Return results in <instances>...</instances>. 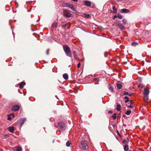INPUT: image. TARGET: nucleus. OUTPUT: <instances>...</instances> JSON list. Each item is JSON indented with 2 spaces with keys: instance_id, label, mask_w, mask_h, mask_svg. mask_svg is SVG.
<instances>
[{
  "instance_id": "f257e3e1",
  "label": "nucleus",
  "mask_w": 151,
  "mask_h": 151,
  "mask_svg": "<svg viewBox=\"0 0 151 151\" xmlns=\"http://www.w3.org/2000/svg\"><path fill=\"white\" fill-rule=\"evenodd\" d=\"M55 126L58 128L60 130L64 131L65 129V125L62 122H60L55 124Z\"/></svg>"
},
{
  "instance_id": "f03ea898",
  "label": "nucleus",
  "mask_w": 151,
  "mask_h": 151,
  "mask_svg": "<svg viewBox=\"0 0 151 151\" xmlns=\"http://www.w3.org/2000/svg\"><path fill=\"white\" fill-rule=\"evenodd\" d=\"M88 141L86 140L82 141L81 142V147L83 150H86L88 148Z\"/></svg>"
},
{
  "instance_id": "7ed1b4c3",
  "label": "nucleus",
  "mask_w": 151,
  "mask_h": 151,
  "mask_svg": "<svg viewBox=\"0 0 151 151\" xmlns=\"http://www.w3.org/2000/svg\"><path fill=\"white\" fill-rule=\"evenodd\" d=\"M63 49L67 55L70 56L71 55V52L69 47L66 45H64Z\"/></svg>"
},
{
  "instance_id": "20e7f679",
  "label": "nucleus",
  "mask_w": 151,
  "mask_h": 151,
  "mask_svg": "<svg viewBox=\"0 0 151 151\" xmlns=\"http://www.w3.org/2000/svg\"><path fill=\"white\" fill-rule=\"evenodd\" d=\"M62 10L64 16L68 18H69L71 16V14L70 12H68L66 9H63Z\"/></svg>"
},
{
  "instance_id": "39448f33",
  "label": "nucleus",
  "mask_w": 151,
  "mask_h": 151,
  "mask_svg": "<svg viewBox=\"0 0 151 151\" xmlns=\"http://www.w3.org/2000/svg\"><path fill=\"white\" fill-rule=\"evenodd\" d=\"M116 24L119 27L121 30H124L125 29L123 25L119 21H116L115 22Z\"/></svg>"
},
{
  "instance_id": "423d86ee",
  "label": "nucleus",
  "mask_w": 151,
  "mask_h": 151,
  "mask_svg": "<svg viewBox=\"0 0 151 151\" xmlns=\"http://www.w3.org/2000/svg\"><path fill=\"white\" fill-rule=\"evenodd\" d=\"M19 109V107L18 105H16L12 106V111H18Z\"/></svg>"
},
{
  "instance_id": "0eeeda50",
  "label": "nucleus",
  "mask_w": 151,
  "mask_h": 151,
  "mask_svg": "<svg viewBox=\"0 0 151 151\" xmlns=\"http://www.w3.org/2000/svg\"><path fill=\"white\" fill-rule=\"evenodd\" d=\"M130 10L128 9H122L120 12L122 13H126L130 12Z\"/></svg>"
},
{
  "instance_id": "6e6552de",
  "label": "nucleus",
  "mask_w": 151,
  "mask_h": 151,
  "mask_svg": "<svg viewBox=\"0 0 151 151\" xmlns=\"http://www.w3.org/2000/svg\"><path fill=\"white\" fill-rule=\"evenodd\" d=\"M149 90L147 88H144V91L143 92L144 95H148L149 93Z\"/></svg>"
},
{
  "instance_id": "1a4fd4ad",
  "label": "nucleus",
  "mask_w": 151,
  "mask_h": 151,
  "mask_svg": "<svg viewBox=\"0 0 151 151\" xmlns=\"http://www.w3.org/2000/svg\"><path fill=\"white\" fill-rule=\"evenodd\" d=\"M26 119L24 118H22L18 120V122L21 125L23 124L25 120Z\"/></svg>"
},
{
  "instance_id": "9d476101",
  "label": "nucleus",
  "mask_w": 151,
  "mask_h": 151,
  "mask_svg": "<svg viewBox=\"0 0 151 151\" xmlns=\"http://www.w3.org/2000/svg\"><path fill=\"white\" fill-rule=\"evenodd\" d=\"M84 4L86 6L90 7L91 5V3L90 1H87L84 2Z\"/></svg>"
},
{
  "instance_id": "9b49d317",
  "label": "nucleus",
  "mask_w": 151,
  "mask_h": 151,
  "mask_svg": "<svg viewBox=\"0 0 151 151\" xmlns=\"http://www.w3.org/2000/svg\"><path fill=\"white\" fill-rule=\"evenodd\" d=\"M25 82H21L19 84V88L21 89L25 85Z\"/></svg>"
},
{
  "instance_id": "f8f14e48",
  "label": "nucleus",
  "mask_w": 151,
  "mask_h": 151,
  "mask_svg": "<svg viewBox=\"0 0 151 151\" xmlns=\"http://www.w3.org/2000/svg\"><path fill=\"white\" fill-rule=\"evenodd\" d=\"M68 7L73 11L75 10V6L72 4H69Z\"/></svg>"
},
{
  "instance_id": "ddd939ff",
  "label": "nucleus",
  "mask_w": 151,
  "mask_h": 151,
  "mask_svg": "<svg viewBox=\"0 0 151 151\" xmlns=\"http://www.w3.org/2000/svg\"><path fill=\"white\" fill-rule=\"evenodd\" d=\"M14 127H9V130L10 132H14Z\"/></svg>"
},
{
  "instance_id": "4468645a",
  "label": "nucleus",
  "mask_w": 151,
  "mask_h": 151,
  "mask_svg": "<svg viewBox=\"0 0 151 151\" xmlns=\"http://www.w3.org/2000/svg\"><path fill=\"white\" fill-rule=\"evenodd\" d=\"M124 150L125 151H127L129 150V146L128 145H125L124 147Z\"/></svg>"
},
{
  "instance_id": "2eb2a0df",
  "label": "nucleus",
  "mask_w": 151,
  "mask_h": 151,
  "mask_svg": "<svg viewBox=\"0 0 151 151\" xmlns=\"http://www.w3.org/2000/svg\"><path fill=\"white\" fill-rule=\"evenodd\" d=\"M63 77L65 80H67L68 79V76L67 73H65L63 75Z\"/></svg>"
},
{
  "instance_id": "dca6fc26",
  "label": "nucleus",
  "mask_w": 151,
  "mask_h": 151,
  "mask_svg": "<svg viewBox=\"0 0 151 151\" xmlns=\"http://www.w3.org/2000/svg\"><path fill=\"white\" fill-rule=\"evenodd\" d=\"M129 140L128 138H127V139H124L123 141V143L124 144H128L129 142Z\"/></svg>"
},
{
  "instance_id": "f3484780",
  "label": "nucleus",
  "mask_w": 151,
  "mask_h": 151,
  "mask_svg": "<svg viewBox=\"0 0 151 151\" xmlns=\"http://www.w3.org/2000/svg\"><path fill=\"white\" fill-rule=\"evenodd\" d=\"M116 86L117 88L119 89H121L122 87V85L120 83H117Z\"/></svg>"
},
{
  "instance_id": "a211bd4d",
  "label": "nucleus",
  "mask_w": 151,
  "mask_h": 151,
  "mask_svg": "<svg viewBox=\"0 0 151 151\" xmlns=\"http://www.w3.org/2000/svg\"><path fill=\"white\" fill-rule=\"evenodd\" d=\"M144 100L145 101H147L148 100V95H144Z\"/></svg>"
},
{
  "instance_id": "6ab92c4d",
  "label": "nucleus",
  "mask_w": 151,
  "mask_h": 151,
  "mask_svg": "<svg viewBox=\"0 0 151 151\" xmlns=\"http://www.w3.org/2000/svg\"><path fill=\"white\" fill-rule=\"evenodd\" d=\"M112 9L114 11L113 12H112V13L113 12L114 13H117V9L114 6H113L112 7Z\"/></svg>"
},
{
  "instance_id": "aec40b11",
  "label": "nucleus",
  "mask_w": 151,
  "mask_h": 151,
  "mask_svg": "<svg viewBox=\"0 0 151 151\" xmlns=\"http://www.w3.org/2000/svg\"><path fill=\"white\" fill-rule=\"evenodd\" d=\"M124 95H128L129 96H131L132 95L131 93H129L128 92H125L124 93Z\"/></svg>"
},
{
  "instance_id": "412c9836",
  "label": "nucleus",
  "mask_w": 151,
  "mask_h": 151,
  "mask_svg": "<svg viewBox=\"0 0 151 151\" xmlns=\"http://www.w3.org/2000/svg\"><path fill=\"white\" fill-rule=\"evenodd\" d=\"M121 108V105L118 104H117V108H116V110L118 111H119L120 110Z\"/></svg>"
},
{
  "instance_id": "4be33fe9",
  "label": "nucleus",
  "mask_w": 151,
  "mask_h": 151,
  "mask_svg": "<svg viewBox=\"0 0 151 151\" xmlns=\"http://www.w3.org/2000/svg\"><path fill=\"white\" fill-rule=\"evenodd\" d=\"M108 88L110 91L111 92H113L114 89L113 87L111 85H109L108 87Z\"/></svg>"
},
{
  "instance_id": "5701e85b",
  "label": "nucleus",
  "mask_w": 151,
  "mask_h": 151,
  "mask_svg": "<svg viewBox=\"0 0 151 151\" xmlns=\"http://www.w3.org/2000/svg\"><path fill=\"white\" fill-rule=\"evenodd\" d=\"M69 4L65 3L63 4L62 6L63 7H68L69 6Z\"/></svg>"
},
{
  "instance_id": "b1692460",
  "label": "nucleus",
  "mask_w": 151,
  "mask_h": 151,
  "mask_svg": "<svg viewBox=\"0 0 151 151\" xmlns=\"http://www.w3.org/2000/svg\"><path fill=\"white\" fill-rule=\"evenodd\" d=\"M117 114L116 113H114L113 115L111 116V117L113 118V119L114 120L116 118V116Z\"/></svg>"
},
{
  "instance_id": "393cba45",
  "label": "nucleus",
  "mask_w": 151,
  "mask_h": 151,
  "mask_svg": "<svg viewBox=\"0 0 151 151\" xmlns=\"http://www.w3.org/2000/svg\"><path fill=\"white\" fill-rule=\"evenodd\" d=\"M10 116H13V117H14V115L13 114H11ZM10 115H9L8 116V120H11V118L9 116Z\"/></svg>"
},
{
  "instance_id": "a878e982",
  "label": "nucleus",
  "mask_w": 151,
  "mask_h": 151,
  "mask_svg": "<svg viewBox=\"0 0 151 151\" xmlns=\"http://www.w3.org/2000/svg\"><path fill=\"white\" fill-rule=\"evenodd\" d=\"M122 21L123 22V24H126L127 23V20L126 19H123L122 20Z\"/></svg>"
},
{
  "instance_id": "bb28decb",
  "label": "nucleus",
  "mask_w": 151,
  "mask_h": 151,
  "mask_svg": "<svg viewBox=\"0 0 151 151\" xmlns=\"http://www.w3.org/2000/svg\"><path fill=\"white\" fill-rule=\"evenodd\" d=\"M52 27L56 28L57 27V23L55 22H54L52 24Z\"/></svg>"
},
{
  "instance_id": "cd10ccee",
  "label": "nucleus",
  "mask_w": 151,
  "mask_h": 151,
  "mask_svg": "<svg viewBox=\"0 0 151 151\" xmlns=\"http://www.w3.org/2000/svg\"><path fill=\"white\" fill-rule=\"evenodd\" d=\"M84 16L85 17L88 18L90 17V15L89 14H86L84 13L83 14Z\"/></svg>"
},
{
  "instance_id": "c85d7f7f",
  "label": "nucleus",
  "mask_w": 151,
  "mask_h": 151,
  "mask_svg": "<svg viewBox=\"0 0 151 151\" xmlns=\"http://www.w3.org/2000/svg\"><path fill=\"white\" fill-rule=\"evenodd\" d=\"M124 99H126V100L125 101V102L127 103L129 101V98L127 96H126L124 97Z\"/></svg>"
},
{
  "instance_id": "c756f323",
  "label": "nucleus",
  "mask_w": 151,
  "mask_h": 151,
  "mask_svg": "<svg viewBox=\"0 0 151 151\" xmlns=\"http://www.w3.org/2000/svg\"><path fill=\"white\" fill-rule=\"evenodd\" d=\"M131 112L130 110H129L126 111L125 114L127 115H129L130 114Z\"/></svg>"
},
{
  "instance_id": "7c9ffc66",
  "label": "nucleus",
  "mask_w": 151,
  "mask_h": 151,
  "mask_svg": "<svg viewBox=\"0 0 151 151\" xmlns=\"http://www.w3.org/2000/svg\"><path fill=\"white\" fill-rule=\"evenodd\" d=\"M17 151H22V148L19 146L17 148Z\"/></svg>"
},
{
  "instance_id": "2f4dec72",
  "label": "nucleus",
  "mask_w": 151,
  "mask_h": 151,
  "mask_svg": "<svg viewBox=\"0 0 151 151\" xmlns=\"http://www.w3.org/2000/svg\"><path fill=\"white\" fill-rule=\"evenodd\" d=\"M138 44V43L136 42H133L132 43L131 45L132 46H136Z\"/></svg>"
},
{
  "instance_id": "473e14b6",
  "label": "nucleus",
  "mask_w": 151,
  "mask_h": 151,
  "mask_svg": "<svg viewBox=\"0 0 151 151\" xmlns=\"http://www.w3.org/2000/svg\"><path fill=\"white\" fill-rule=\"evenodd\" d=\"M70 143L69 141H68L66 143V145L67 147H69L70 146Z\"/></svg>"
},
{
  "instance_id": "72a5a7b5",
  "label": "nucleus",
  "mask_w": 151,
  "mask_h": 151,
  "mask_svg": "<svg viewBox=\"0 0 151 151\" xmlns=\"http://www.w3.org/2000/svg\"><path fill=\"white\" fill-rule=\"evenodd\" d=\"M93 80H94V81L95 82H98L99 81V78H94L93 79Z\"/></svg>"
},
{
  "instance_id": "f704fd0d",
  "label": "nucleus",
  "mask_w": 151,
  "mask_h": 151,
  "mask_svg": "<svg viewBox=\"0 0 151 151\" xmlns=\"http://www.w3.org/2000/svg\"><path fill=\"white\" fill-rule=\"evenodd\" d=\"M117 17L120 19H122L123 18L122 16L121 15H119L118 14V16H117Z\"/></svg>"
},
{
  "instance_id": "c9c22d12",
  "label": "nucleus",
  "mask_w": 151,
  "mask_h": 151,
  "mask_svg": "<svg viewBox=\"0 0 151 151\" xmlns=\"http://www.w3.org/2000/svg\"><path fill=\"white\" fill-rule=\"evenodd\" d=\"M9 136V135L8 134H6L4 135V138H6L7 137H8Z\"/></svg>"
},
{
  "instance_id": "e433bc0d",
  "label": "nucleus",
  "mask_w": 151,
  "mask_h": 151,
  "mask_svg": "<svg viewBox=\"0 0 151 151\" xmlns=\"http://www.w3.org/2000/svg\"><path fill=\"white\" fill-rule=\"evenodd\" d=\"M81 63H79L78 64V65H77V67L78 68H79L80 67V66H81Z\"/></svg>"
},
{
  "instance_id": "4c0bfd02",
  "label": "nucleus",
  "mask_w": 151,
  "mask_h": 151,
  "mask_svg": "<svg viewBox=\"0 0 151 151\" xmlns=\"http://www.w3.org/2000/svg\"><path fill=\"white\" fill-rule=\"evenodd\" d=\"M117 16L116 15H114L113 18V19H114L115 18L117 17Z\"/></svg>"
},
{
  "instance_id": "58836bf2",
  "label": "nucleus",
  "mask_w": 151,
  "mask_h": 151,
  "mask_svg": "<svg viewBox=\"0 0 151 151\" xmlns=\"http://www.w3.org/2000/svg\"><path fill=\"white\" fill-rule=\"evenodd\" d=\"M130 104L131 105H132L133 104V100H131L130 101Z\"/></svg>"
},
{
  "instance_id": "ea45409f",
  "label": "nucleus",
  "mask_w": 151,
  "mask_h": 151,
  "mask_svg": "<svg viewBox=\"0 0 151 151\" xmlns=\"http://www.w3.org/2000/svg\"><path fill=\"white\" fill-rule=\"evenodd\" d=\"M138 87L139 88L140 87H141L142 88H143V86L142 85L140 84L138 85Z\"/></svg>"
},
{
  "instance_id": "a19ab883",
  "label": "nucleus",
  "mask_w": 151,
  "mask_h": 151,
  "mask_svg": "<svg viewBox=\"0 0 151 151\" xmlns=\"http://www.w3.org/2000/svg\"><path fill=\"white\" fill-rule=\"evenodd\" d=\"M49 52V49L47 50L46 52V53L47 55H48Z\"/></svg>"
},
{
  "instance_id": "79ce46f5",
  "label": "nucleus",
  "mask_w": 151,
  "mask_h": 151,
  "mask_svg": "<svg viewBox=\"0 0 151 151\" xmlns=\"http://www.w3.org/2000/svg\"><path fill=\"white\" fill-rule=\"evenodd\" d=\"M117 135L120 137H121V136L119 133H117Z\"/></svg>"
},
{
  "instance_id": "37998d69",
  "label": "nucleus",
  "mask_w": 151,
  "mask_h": 151,
  "mask_svg": "<svg viewBox=\"0 0 151 151\" xmlns=\"http://www.w3.org/2000/svg\"><path fill=\"white\" fill-rule=\"evenodd\" d=\"M128 107V108H132L133 107V106H132V105L131 104L130 105H129Z\"/></svg>"
},
{
  "instance_id": "c03bdc74",
  "label": "nucleus",
  "mask_w": 151,
  "mask_h": 151,
  "mask_svg": "<svg viewBox=\"0 0 151 151\" xmlns=\"http://www.w3.org/2000/svg\"><path fill=\"white\" fill-rule=\"evenodd\" d=\"M108 113H113V111L111 110H110L108 111Z\"/></svg>"
},
{
  "instance_id": "a18cd8bd",
  "label": "nucleus",
  "mask_w": 151,
  "mask_h": 151,
  "mask_svg": "<svg viewBox=\"0 0 151 151\" xmlns=\"http://www.w3.org/2000/svg\"><path fill=\"white\" fill-rule=\"evenodd\" d=\"M66 24H65V25H63V27H65L66 26Z\"/></svg>"
},
{
  "instance_id": "49530a36",
  "label": "nucleus",
  "mask_w": 151,
  "mask_h": 151,
  "mask_svg": "<svg viewBox=\"0 0 151 151\" xmlns=\"http://www.w3.org/2000/svg\"><path fill=\"white\" fill-rule=\"evenodd\" d=\"M129 151H134L133 150H129Z\"/></svg>"
},
{
  "instance_id": "de8ad7c7",
  "label": "nucleus",
  "mask_w": 151,
  "mask_h": 151,
  "mask_svg": "<svg viewBox=\"0 0 151 151\" xmlns=\"http://www.w3.org/2000/svg\"><path fill=\"white\" fill-rule=\"evenodd\" d=\"M74 57H75V58H76V56H75V55L74 54Z\"/></svg>"
},
{
  "instance_id": "09e8293b",
  "label": "nucleus",
  "mask_w": 151,
  "mask_h": 151,
  "mask_svg": "<svg viewBox=\"0 0 151 151\" xmlns=\"http://www.w3.org/2000/svg\"><path fill=\"white\" fill-rule=\"evenodd\" d=\"M74 1H76V0H72Z\"/></svg>"
},
{
  "instance_id": "8fccbe9b",
  "label": "nucleus",
  "mask_w": 151,
  "mask_h": 151,
  "mask_svg": "<svg viewBox=\"0 0 151 151\" xmlns=\"http://www.w3.org/2000/svg\"><path fill=\"white\" fill-rule=\"evenodd\" d=\"M123 116H124V117L125 116V115H123Z\"/></svg>"
},
{
  "instance_id": "3c124183",
  "label": "nucleus",
  "mask_w": 151,
  "mask_h": 151,
  "mask_svg": "<svg viewBox=\"0 0 151 151\" xmlns=\"http://www.w3.org/2000/svg\"><path fill=\"white\" fill-rule=\"evenodd\" d=\"M78 0H76V2Z\"/></svg>"
},
{
  "instance_id": "603ef678",
  "label": "nucleus",
  "mask_w": 151,
  "mask_h": 151,
  "mask_svg": "<svg viewBox=\"0 0 151 151\" xmlns=\"http://www.w3.org/2000/svg\"><path fill=\"white\" fill-rule=\"evenodd\" d=\"M117 132H118L117 130Z\"/></svg>"
}]
</instances>
